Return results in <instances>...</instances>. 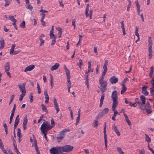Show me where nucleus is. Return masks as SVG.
<instances>
[{
    "mask_svg": "<svg viewBox=\"0 0 154 154\" xmlns=\"http://www.w3.org/2000/svg\"><path fill=\"white\" fill-rule=\"evenodd\" d=\"M52 128V126H51L49 123L47 121L43 123L41 126L40 129L41 132H48Z\"/></svg>",
    "mask_w": 154,
    "mask_h": 154,
    "instance_id": "nucleus-1",
    "label": "nucleus"
},
{
    "mask_svg": "<svg viewBox=\"0 0 154 154\" xmlns=\"http://www.w3.org/2000/svg\"><path fill=\"white\" fill-rule=\"evenodd\" d=\"M73 148V146L71 145H66L62 147L60 146L61 153L63 152L71 151L72 150Z\"/></svg>",
    "mask_w": 154,
    "mask_h": 154,
    "instance_id": "nucleus-2",
    "label": "nucleus"
},
{
    "mask_svg": "<svg viewBox=\"0 0 154 154\" xmlns=\"http://www.w3.org/2000/svg\"><path fill=\"white\" fill-rule=\"evenodd\" d=\"M50 152L52 154H58L59 153H61L60 146H57L51 148Z\"/></svg>",
    "mask_w": 154,
    "mask_h": 154,
    "instance_id": "nucleus-3",
    "label": "nucleus"
},
{
    "mask_svg": "<svg viewBox=\"0 0 154 154\" xmlns=\"http://www.w3.org/2000/svg\"><path fill=\"white\" fill-rule=\"evenodd\" d=\"M70 131V130L69 129H67L63 130L61 131L60 133L58 134L56 138L59 140H62L63 139L64 137L65 134L64 133Z\"/></svg>",
    "mask_w": 154,
    "mask_h": 154,
    "instance_id": "nucleus-4",
    "label": "nucleus"
},
{
    "mask_svg": "<svg viewBox=\"0 0 154 154\" xmlns=\"http://www.w3.org/2000/svg\"><path fill=\"white\" fill-rule=\"evenodd\" d=\"M100 85V88L102 93L105 92L106 90V86L107 85V82L106 81L99 82Z\"/></svg>",
    "mask_w": 154,
    "mask_h": 154,
    "instance_id": "nucleus-5",
    "label": "nucleus"
},
{
    "mask_svg": "<svg viewBox=\"0 0 154 154\" xmlns=\"http://www.w3.org/2000/svg\"><path fill=\"white\" fill-rule=\"evenodd\" d=\"M111 97L113 101V103H118L117 101L118 98L117 96V93L116 91H115L112 92Z\"/></svg>",
    "mask_w": 154,
    "mask_h": 154,
    "instance_id": "nucleus-6",
    "label": "nucleus"
},
{
    "mask_svg": "<svg viewBox=\"0 0 154 154\" xmlns=\"http://www.w3.org/2000/svg\"><path fill=\"white\" fill-rule=\"evenodd\" d=\"M108 61L107 60L105 61V63L103 66V72L102 74V76L104 77L107 71V66L108 64Z\"/></svg>",
    "mask_w": 154,
    "mask_h": 154,
    "instance_id": "nucleus-7",
    "label": "nucleus"
},
{
    "mask_svg": "<svg viewBox=\"0 0 154 154\" xmlns=\"http://www.w3.org/2000/svg\"><path fill=\"white\" fill-rule=\"evenodd\" d=\"M103 133L104 134V138L105 141V147L106 149L107 147V138L106 134V122L104 123V128Z\"/></svg>",
    "mask_w": 154,
    "mask_h": 154,
    "instance_id": "nucleus-8",
    "label": "nucleus"
},
{
    "mask_svg": "<svg viewBox=\"0 0 154 154\" xmlns=\"http://www.w3.org/2000/svg\"><path fill=\"white\" fill-rule=\"evenodd\" d=\"M109 111V109L108 108H104L102 112H100L97 118H99V117H102L103 116L106 114H107Z\"/></svg>",
    "mask_w": 154,
    "mask_h": 154,
    "instance_id": "nucleus-9",
    "label": "nucleus"
},
{
    "mask_svg": "<svg viewBox=\"0 0 154 154\" xmlns=\"http://www.w3.org/2000/svg\"><path fill=\"white\" fill-rule=\"evenodd\" d=\"M26 83H24L23 85H20L18 86V88L22 94H26L25 85Z\"/></svg>",
    "mask_w": 154,
    "mask_h": 154,
    "instance_id": "nucleus-10",
    "label": "nucleus"
},
{
    "mask_svg": "<svg viewBox=\"0 0 154 154\" xmlns=\"http://www.w3.org/2000/svg\"><path fill=\"white\" fill-rule=\"evenodd\" d=\"M148 86L146 85H144L142 88V93L145 96H147L149 93L147 91L146 89Z\"/></svg>",
    "mask_w": 154,
    "mask_h": 154,
    "instance_id": "nucleus-11",
    "label": "nucleus"
},
{
    "mask_svg": "<svg viewBox=\"0 0 154 154\" xmlns=\"http://www.w3.org/2000/svg\"><path fill=\"white\" fill-rule=\"evenodd\" d=\"M118 81V78L115 76H112L109 79V81L112 84L116 83Z\"/></svg>",
    "mask_w": 154,
    "mask_h": 154,
    "instance_id": "nucleus-12",
    "label": "nucleus"
},
{
    "mask_svg": "<svg viewBox=\"0 0 154 154\" xmlns=\"http://www.w3.org/2000/svg\"><path fill=\"white\" fill-rule=\"evenodd\" d=\"M53 102L54 105L55 109L56 110V113H57L60 111L56 99L55 98L54 99Z\"/></svg>",
    "mask_w": 154,
    "mask_h": 154,
    "instance_id": "nucleus-13",
    "label": "nucleus"
},
{
    "mask_svg": "<svg viewBox=\"0 0 154 154\" xmlns=\"http://www.w3.org/2000/svg\"><path fill=\"white\" fill-rule=\"evenodd\" d=\"M53 102L54 105L55 109L56 110V113H57L60 111L56 99L55 98L54 99Z\"/></svg>",
    "mask_w": 154,
    "mask_h": 154,
    "instance_id": "nucleus-14",
    "label": "nucleus"
},
{
    "mask_svg": "<svg viewBox=\"0 0 154 154\" xmlns=\"http://www.w3.org/2000/svg\"><path fill=\"white\" fill-rule=\"evenodd\" d=\"M35 68V66L34 65H31L26 67L24 70V72L30 71L33 69Z\"/></svg>",
    "mask_w": 154,
    "mask_h": 154,
    "instance_id": "nucleus-15",
    "label": "nucleus"
},
{
    "mask_svg": "<svg viewBox=\"0 0 154 154\" xmlns=\"http://www.w3.org/2000/svg\"><path fill=\"white\" fill-rule=\"evenodd\" d=\"M28 122V120L27 118V117H25L23 119V129L24 130H25L27 129V127L26 125L27 124V122Z\"/></svg>",
    "mask_w": 154,
    "mask_h": 154,
    "instance_id": "nucleus-16",
    "label": "nucleus"
},
{
    "mask_svg": "<svg viewBox=\"0 0 154 154\" xmlns=\"http://www.w3.org/2000/svg\"><path fill=\"white\" fill-rule=\"evenodd\" d=\"M112 129L117 134L118 136H119L120 135V132L115 125H113Z\"/></svg>",
    "mask_w": 154,
    "mask_h": 154,
    "instance_id": "nucleus-17",
    "label": "nucleus"
},
{
    "mask_svg": "<svg viewBox=\"0 0 154 154\" xmlns=\"http://www.w3.org/2000/svg\"><path fill=\"white\" fill-rule=\"evenodd\" d=\"M60 66L59 64L58 63H56L51 69V70L54 71L57 69Z\"/></svg>",
    "mask_w": 154,
    "mask_h": 154,
    "instance_id": "nucleus-18",
    "label": "nucleus"
},
{
    "mask_svg": "<svg viewBox=\"0 0 154 154\" xmlns=\"http://www.w3.org/2000/svg\"><path fill=\"white\" fill-rule=\"evenodd\" d=\"M34 143H35V147L37 154H40L39 150L38 149V147L37 146V141L36 140H34Z\"/></svg>",
    "mask_w": 154,
    "mask_h": 154,
    "instance_id": "nucleus-19",
    "label": "nucleus"
},
{
    "mask_svg": "<svg viewBox=\"0 0 154 154\" xmlns=\"http://www.w3.org/2000/svg\"><path fill=\"white\" fill-rule=\"evenodd\" d=\"M64 67L67 77H70L69 70L67 69L66 66H64Z\"/></svg>",
    "mask_w": 154,
    "mask_h": 154,
    "instance_id": "nucleus-20",
    "label": "nucleus"
},
{
    "mask_svg": "<svg viewBox=\"0 0 154 154\" xmlns=\"http://www.w3.org/2000/svg\"><path fill=\"white\" fill-rule=\"evenodd\" d=\"M10 66L9 63L8 62H7L5 66V72L9 71L10 69Z\"/></svg>",
    "mask_w": 154,
    "mask_h": 154,
    "instance_id": "nucleus-21",
    "label": "nucleus"
},
{
    "mask_svg": "<svg viewBox=\"0 0 154 154\" xmlns=\"http://www.w3.org/2000/svg\"><path fill=\"white\" fill-rule=\"evenodd\" d=\"M149 58L151 59L152 56V46H148Z\"/></svg>",
    "mask_w": 154,
    "mask_h": 154,
    "instance_id": "nucleus-22",
    "label": "nucleus"
},
{
    "mask_svg": "<svg viewBox=\"0 0 154 154\" xmlns=\"http://www.w3.org/2000/svg\"><path fill=\"white\" fill-rule=\"evenodd\" d=\"M41 106L42 111L45 112V114H47L48 113V110L46 106L43 104H42Z\"/></svg>",
    "mask_w": 154,
    "mask_h": 154,
    "instance_id": "nucleus-23",
    "label": "nucleus"
},
{
    "mask_svg": "<svg viewBox=\"0 0 154 154\" xmlns=\"http://www.w3.org/2000/svg\"><path fill=\"white\" fill-rule=\"evenodd\" d=\"M0 147L3 152L5 154H8L4 147V146L3 143L0 144Z\"/></svg>",
    "mask_w": 154,
    "mask_h": 154,
    "instance_id": "nucleus-24",
    "label": "nucleus"
},
{
    "mask_svg": "<svg viewBox=\"0 0 154 154\" xmlns=\"http://www.w3.org/2000/svg\"><path fill=\"white\" fill-rule=\"evenodd\" d=\"M104 97V94H103L102 95L100 99V103L99 106L100 107H101L102 106Z\"/></svg>",
    "mask_w": 154,
    "mask_h": 154,
    "instance_id": "nucleus-25",
    "label": "nucleus"
},
{
    "mask_svg": "<svg viewBox=\"0 0 154 154\" xmlns=\"http://www.w3.org/2000/svg\"><path fill=\"white\" fill-rule=\"evenodd\" d=\"M120 23L121 24V28L123 31V35H126V33L125 32V29L124 27V24L123 21L121 22Z\"/></svg>",
    "mask_w": 154,
    "mask_h": 154,
    "instance_id": "nucleus-26",
    "label": "nucleus"
},
{
    "mask_svg": "<svg viewBox=\"0 0 154 154\" xmlns=\"http://www.w3.org/2000/svg\"><path fill=\"white\" fill-rule=\"evenodd\" d=\"M118 103H113L112 104V110L115 112H116V110L115 109L117 107L118 105Z\"/></svg>",
    "mask_w": 154,
    "mask_h": 154,
    "instance_id": "nucleus-27",
    "label": "nucleus"
},
{
    "mask_svg": "<svg viewBox=\"0 0 154 154\" xmlns=\"http://www.w3.org/2000/svg\"><path fill=\"white\" fill-rule=\"evenodd\" d=\"M126 89L127 88L125 84H123L122 85V90L121 92V94H122L124 93L126 91Z\"/></svg>",
    "mask_w": 154,
    "mask_h": 154,
    "instance_id": "nucleus-28",
    "label": "nucleus"
},
{
    "mask_svg": "<svg viewBox=\"0 0 154 154\" xmlns=\"http://www.w3.org/2000/svg\"><path fill=\"white\" fill-rule=\"evenodd\" d=\"M138 104H139L138 106L140 108V109L143 111H144L145 110V109L144 108V107H143V106L145 104H143V103H141L140 102Z\"/></svg>",
    "mask_w": 154,
    "mask_h": 154,
    "instance_id": "nucleus-29",
    "label": "nucleus"
},
{
    "mask_svg": "<svg viewBox=\"0 0 154 154\" xmlns=\"http://www.w3.org/2000/svg\"><path fill=\"white\" fill-rule=\"evenodd\" d=\"M0 49L3 48L5 47V42L3 39H2L0 40Z\"/></svg>",
    "mask_w": 154,
    "mask_h": 154,
    "instance_id": "nucleus-30",
    "label": "nucleus"
},
{
    "mask_svg": "<svg viewBox=\"0 0 154 154\" xmlns=\"http://www.w3.org/2000/svg\"><path fill=\"white\" fill-rule=\"evenodd\" d=\"M154 72V67L152 66L150 68V72L149 73V76L150 78H151L152 76V74Z\"/></svg>",
    "mask_w": 154,
    "mask_h": 154,
    "instance_id": "nucleus-31",
    "label": "nucleus"
},
{
    "mask_svg": "<svg viewBox=\"0 0 154 154\" xmlns=\"http://www.w3.org/2000/svg\"><path fill=\"white\" fill-rule=\"evenodd\" d=\"M140 99L142 101V102L143 104L146 103V97L143 95H142L140 96Z\"/></svg>",
    "mask_w": 154,
    "mask_h": 154,
    "instance_id": "nucleus-32",
    "label": "nucleus"
},
{
    "mask_svg": "<svg viewBox=\"0 0 154 154\" xmlns=\"http://www.w3.org/2000/svg\"><path fill=\"white\" fill-rule=\"evenodd\" d=\"M77 64L79 66V68L81 69L82 68V66L83 65V61L82 59L79 60V63H77Z\"/></svg>",
    "mask_w": 154,
    "mask_h": 154,
    "instance_id": "nucleus-33",
    "label": "nucleus"
},
{
    "mask_svg": "<svg viewBox=\"0 0 154 154\" xmlns=\"http://www.w3.org/2000/svg\"><path fill=\"white\" fill-rule=\"evenodd\" d=\"M89 10V5L88 4L86 6V9H85V14L86 16L87 17L89 16L88 14V11Z\"/></svg>",
    "mask_w": 154,
    "mask_h": 154,
    "instance_id": "nucleus-34",
    "label": "nucleus"
},
{
    "mask_svg": "<svg viewBox=\"0 0 154 154\" xmlns=\"http://www.w3.org/2000/svg\"><path fill=\"white\" fill-rule=\"evenodd\" d=\"M50 35L51 39H56V36H55L53 32H50Z\"/></svg>",
    "mask_w": 154,
    "mask_h": 154,
    "instance_id": "nucleus-35",
    "label": "nucleus"
},
{
    "mask_svg": "<svg viewBox=\"0 0 154 154\" xmlns=\"http://www.w3.org/2000/svg\"><path fill=\"white\" fill-rule=\"evenodd\" d=\"M148 46H152V40L151 39V38L150 37H148Z\"/></svg>",
    "mask_w": 154,
    "mask_h": 154,
    "instance_id": "nucleus-36",
    "label": "nucleus"
},
{
    "mask_svg": "<svg viewBox=\"0 0 154 154\" xmlns=\"http://www.w3.org/2000/svg\"><path fill=\"white\" fill-rule=\"evenodd\" d=\"M9 19L12 21L13 23H16L17 21V20L15 19L13 16H9Z\"/></svg>",
    "mask_w": 154,
    "mask_h": 154,
    "instance_id": "nucleus-37",
    "label": "nucleus"
},
{
    "mask_svg": "<svg viewBox=\"0 0 154 154\" xmlns=\"http://www.w3.org/2000/svg\"><path fill=\"white\" fill-rule=\"evenodd\" d=\"M20 120V119L19 118V115H17L16 118V119L15 120L14 124L17 125H18Z\"/></svg>",
    "mask_w": 154,
    "mask_h": 154,
    "instance_id": "nucleus-38",
    "label": "nucleus"
},
{
    "mask_svg": "<svg viewBox=\"0 0 154 154\" xmlns=\"http://www.w3.org/2000/svg\"><path fill=\"white\" fill-rule=\"evenodd\" d=\"M17 135L18 137V138H20L21 137V130L19 128H18Z\"/></svg>",
    "mask_w": 154,
    "mask_h": 154,
    "instance_id": "nucleus-39",
    "label": "nucleus"
},
{
    "mask_svg": "<svg viewBox=\"0 0 154 154\" xmlns=\"http://www.w3.org/2000/svg\"><path fill=\"white\" fill-rule=\"evenodd\" d=\"M37 88L38 90V93L40 94L41 93V88L38 82H37Z\"/></svg>",
    "mask_w": 154,
    "mask_h": 154,
    "instance_id": "nucleus-40",
    "label": "nucleus"
},
{
    "mask_svg": "<svg viewBox=\"0 0 154 154\" xmlns=\"http://www.w3.org/2000/svg\"><path fill=\"white\" fill-rule=\"evenodd\" d=\"M3 126L5 128V132L6 135L8 134V126L5 123L3 124Z\"/></svg>",
    "mask_w": 154,
    "mask_h": 154,
    "instance_id": "nucleus-41",
    "label": "nucleus"
},
{
    "mask_svg": "<svg viewBox=\"0 0 154 154\" xmlns=\"http://www.w3.org/2000/svg\"><path fill=\"white\" fill-rule=\"evenodd\" d=\"M50 84L51 85V88H52L53 86L54 83L53 77L51 74Z\"/></svg>",
    "mask_w": 154,
    "mask_h": 154,
    "instance_id": "nucleus-42",
    "label": "nucleus"
},
{
    "mask_svg": "<svg viewBox=\"0 0 154 154\" xmlns=\"http://www.w3.org/2000/svg\"><path fill=\"white\" fill-rule=\"evenodd\" d=\"M145 135L146 136L145 141L148 142H150L151 140L149 136L146 134H145Z\"/></svg>",
    "mask_w": 154,
    "mask_h": 154,
    "instance_id": "nucleus-43",
    "label": "nucleus"
},
{
    "mask_svg": "<svg viewBox=\"0 0 154 154\" xmlns=\"http://www.w3.org/2000/svg\"><path fill=\"white\" fill-rule=\"evenodd\" d=\"M118 114V112L117 110H116V112H114V114L112 116V119L113 121H115L116 120L115 117L116 116L117 114Z\"/></svg>",
    "mask_w": 154,
    "mask_h": 154,
    "instance_id": "nucleus-44",
    "label": "nucleus"
},
{
    "mask_svg": "<svg viewBox=\"0 0 154 154\" xmlns=\"http://www.w3.org/2000/svg\"><path fill=\"white\" fill-rule=\"evenodd\" d=\"M29 98L30 99L29 101L30 102H32L33 100V94L32 93H31L29 95Z\"/></svg>",
    "mask_w": 154,
    "mask_h": 154,
    "instance_id": "nucleus-45",
    "label": "nucleus"
},
{
    "mask_svg": "<svg viewBox=\"0 0 154 154\" xmlns=\"http://www.w3.org/2000/svg\"><path fill=\"white\" fill-rule=\"evenodd\" d=\"M117 150L120 154H125L124 152L122 151L120 148L119 147H118L117 149Z\"/></svg>",
    "mask_w": 154,
    "mask_h": 154,
    "instance_id": "nucleus-46",
    "label": "nucleus"
},
{
    "mask_svg": "<svg viewBox=\"0 0 154 154\" xmlns=\"http://www.w3.org/2000/svg\"><path fill=\"white\" fill-rule=\"evenodd\" d=\"M26 8L28 9H29L31 11L33 9L32 6L29 4H28L26 6Z\"/></svg>",
    "mask_w": 154,
    "mask_h": 154,
    "instance_id": "nucleus-47",
    "label": "nucleus"
},
{
    "mask_svg": "<svg viewBox=\"0 0 154 154\" xmlns=\"http://www.w3.org/2000/svg\"><path fill=\"white\" fill-rule=\"evenodd\" d=\"M138 29L139 28L137 27H136L135 29V35L137 37H139V34L138 33Z\"/></svg>",
    "mask_w": 154,
    "mask_h": 154,
    "instance_id": "nucleus-48",
    "label": "nucleus"
},
{
    "mask_svg": "<svg viewBox=\"0 0 154 154\" xmlns=\"http://www.w3.org/2000/svg\"><path fill=\"white\" fill-rule=\"evenodd\" d=\"M39 39L40 42V44L39 46L40 47L42 45H43L44 43V40H43L42 38H39Z\"/></svg>",
    "mask_w": 154,
    "mask_h": 154,
    "instance_id": "nucleus-49",
    "label": "nucleus"
},
{
    "mask_svg": "<svg viewBox=\"0 0 154 154\" xmlns=\"http://www.w3.org/2000/svg\"><path fill=\"white\" fill-rule=\"evenodd\" d=\"M97 120H95L94 121V122L93 123V124L94 125V127H96L97 126L98 124L97 123L98 122V118H97Z\"/></svg>",
    "mask_w": 154,
    "mask_h": 154,
    "instance_id": "nucleus-50",
    "label": "nucleus"
},
{
    "mask_svg": "<svg viewBox=\"0 0 154 154\" xmlns=\"http://www.w3.org/2000/svg\"><path fill=\"white\" fill-rule=\"evenodd\" d=\"M20 26L23 28H24L25 27V23L24 21H23L20 24Z\"/></svg>",
    "mask_w": 154,
    "mask_h": 154,
    "instance_id": "nucleus-51",
    "label": "nucleus"
},
{
    "mask_svg": "<svg viewBox=\"0 0 154 154\" xmlns=\"http://www.w3.org/2000/svg\"><path fill=\"white\" fill-rule=\"evenodd\" d=\"M14 114L11 113V115L10 118V121L9 122V124H11L13 118L14 116Z\"/></svg>",
    "mask_w": 154,
    "mask_h": 154,
    "instance_id": "nucleus-52",
    "label": "nucleus"
},
{
    "mask_svg": "<svg viewBox=\"0 0 154 154\" xmlns=\"http://www.w3.org/2000/svg\"><path fill=\"white\" fill-rule=\"evenodd\" d=\"M5 1V7H7L8 5H9L11 3L10 1L9 0H6Z\"/></svg>",
    "mask_w": 154,
    "mask_h": 154,
    "instance_id": "nucleus-53",
    "label": "nucleus"
},
{
    "mask_svg": "<svg viewBox=\"0 0 154 154\" xmlns=\"http://www.w3.org/2000/svg\"><path fill=\"white\" fill-rule=\"evenodd\" d=\"M26 94H22L20 95L19 97V100L21 101L22 100L23 97H24Z\"/></svg>",
    "mask_w": 154,
    "mask_h": 154,
    "instance_id": "nucleus-54",
    "label": "nucleus"
},
{
    "mask_svg": "<svg viewBox=\"0 0 154 154\" xmlns=\"http://www.w3.org/2000/svg\"><path fill=\"white\" fill-rule=\"evenodd\" d=\"M135 2L137 8V9H140V5L138 3V1H135Z\"/></svg>",
    "mask_w": 154,
    "mask_h": 154,
    "instance_id": "nucleus-55",
    "label": "nucleus"
},
{
    "mask_svg": "<svg viewBox=\"0 0 154 154\" xmlns=\"http://www.w3.org/2000/svg\"><path fill=\"white\" fill-rule=\"evenodd\" d=\"M51 126H52V128L54 127L55 126L54 122V119H53V118H52L51 119Z\"/></svg>",
    "mask_w": 154,
    "mask_h": 154,
    "instance_id": "nucleus-56",
    "label": "nucleus"
},
{
    "mask_svg": "<svg viewBox=\"0 0 154 154\" xmlns=\"http://www.w3.org/2000/svg\"><path fill=\"white\" fill-rule=\"evenodd\" d=\"M15 97V95L14 94H13L11 95V98L10 99V100L9 103V104L10 105L12 102L14 98Z\"/></svg>",
    "mask_w": 154,
    "mask_h": 154,
    "instance_id": "nucleus-57",
    "label": "nucleus"
},
{
    "mask_svg": "<svg viewBox=\"0 0 154 154\" xmlns=\"http://www.w3.org/2000/svg\"><path fill=\"white\" fill-rule=\"evenodd\" d=\"M85 84L87 85V88L88 89L89 88V84L88 83V80L89 79H85Z\"/></svg>",
    "mask_w": 154,
    "mask_h": 154,
    "instance_id": "nucleus-58",
    "label": "nucleus"
},
{
    "mask_svg": "<svg viewBox=\"0 0 154 154\" xmlns=\"http://www.w3.org/2000/svg\"><path fill=\"white\" fill-rule=\"evenodd\" d=\"M16 104H14V107H13V109L11 111V113L14 114V113H15V110L16 109Z\"/></svg>",
    "mask_w": 154,
    "mask_h": 154,
    "instance_id": "nucleus-59",
    "label": "nucleus"
},
{
    "mask_svg": "<svg viewBox=\"0 0 154 154\" xmlns=\"http://www.w3.org/2000/svg\"><path fill=\"white\" fill-rule=\"evenodd\" d=\"M139 154H145V151L144 149L140 150L139 152Z\"/></svg>",
    "mask_w": 154,
    "mask_h": 154,
    "instance_id": "nucleus-60",
    "label": "nucleus"
},
{
    "mask_svg": "<svg viewBox=\"0 0 154 154\" xmlns=\"http://www.w3.org/2000/svg\"><path fill=\"white\" fill-rule=\"evenodd\" d=\"M42 133H43L44 134V137L47 140V141H48L47 140V137L46 136V134L47 132H41Z\"/></svg>",
    "mask_w": 154,
    "mask_h": 154,
    "instance_id": "nucleus-61",
    "label": "nucleus"
},
{
    "mask_svg": "<svg viewBox=\"0 0 154 154\" xmlns=\"http://www.w3.org/2000/svg\"><path fill=\"white\" fill-rule=\"evenodd\" d=\"M151 106L150 105H145V107H144V109H145V110L147 109H151Z\"/></svg>",
    "mask_w": 154,
    "mask_h": 154,
    "instance_id": "nucleus-62",
    "label": "nucleus"
},
{
    "mask_svg": "<svg viewBox=\"0 0 154 154\" xmlns=\"http://www.w3.org/2000/svg\"><path fill=\"white\" fill-rule=\"evenodd\" d=\"M146 112L148 114L151 113L152 112L150 109H145Z\"/></svg>",
    "mask_w": 154,
    "mask_h": 154,
    "instance_id": "nucleus-63",
    "label": "nucleus"
},
{
    "mask_svg": "<svg viewBox=\"0 0 154 154\" xmlns=\"http://www.w3.org/2000/svg\"><path fill=\"white\" fill-rule=\"evenodd\" d=\"M150 90V93L152 96L154 95V90H153V88H151Z\"/></svg>",
    "mask_w": 154,
    "mask_h": 154,
    "instance_id": "nucleus-64",
    "label": "nucleus"
}]
</instances>
